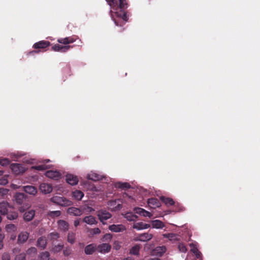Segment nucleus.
<instances>
[{"mask_svg":"<svg viewBox=\"0 0 260 260\" xmlns=\"http://www.w3.org/2000/svg\"><path fill=\"white\" fill-rule=\"evenodd\" d=\"M119 6L115 12L116 18H113L115 24L117 26H122L128 21L127 11L128 4L126 0H119Z\"/></svg>","mask_w":260,"mask_h":260,"instance_id":"obj_1","label":"nucleus"},{"mask_svg":"<svg viewBox=\"0 0 260 260\" xmlns=\"http://www.w3.org/2000/svg\"><path fill=\"white\" fill-rule=\"evenodd\" d=\"M0 213L2 215H6L9 220L16 219L18 216L17 212L15 211L13 207L5 202L0 203Z\"/></svg>","mask_w":260,"mask_h":260,"instance_id":"obj_2","label":"nucleus"},{"mask_svg":"<svg viewBox=\"0 0 260 260\" xmlns=\"http://www.w3.org/2000/svg\"><path fill=\"white\" fill-rule=\"evenodd\" d=\"M73 46L70 45H61L59 44H56L52 46V50L56 52L64 53L67 52Z\"/></svg>","mask_w":260,"mask_h":260,"instance_id":"obj_3","label":"nucleus"},{"mask_svg":"<svg viewBox=\"0 0 260 260\" xmlns=\"http://www.w3.org/2000/svg\"><path fill=\"white\" fill-rule=\"evenodd\" d=\"M27 196L24 193L17 192L14 196L16 203L18 205H24L26 202Z\"/></svg>","mask_w":260,"mask_h":260,"instance_id":"obj_4","label":"nucleus"},{"mask_svg":"<svg viewBox=\"0 0 260 260\" xmlns=\"http://www.w3.org/2000/svg\"><path fill=\"white\" fill-rule=\"evenodd\" d=\"M10 168L16 175L22 174L24 171L22 165L19 164H12L10 165Z\"/></svg>","mask_w":260,"mask_h":260,"instance_id":"obj_5","label":"nucleus"},{"mask_svg":"<svg viewBox=\"0 0 260 260\" xmlns=\"http://www.w3.org/2000/svg\"><path fill=\"white\" fill-rule=\"evenodd\" d=\"M97 251L102 253L109 252L111 249V246L108 243H102L96 246Z\"/></svg>","mask_w":260,"mask_h":260,"instance_id":"obj_6","label":"nucleus"},{"mask_svg":"<svg viewBox=\"0 0 260 260\" xmlns=\"http://www.w3.org/2000/svg\"><path fill=\"white\" fill-rule=\"evenodd\" d=\"M50 42L47 41H41L35 43L33 48L36 49H44L50 45Z\"/></svg>","mask_w":260,"mask_h":260,"instance_id":"obj_7","label":"nucleus"},{"mask_svg":"<svg viewBox=\"0 0 260 260\" xmlns=\"http://www.w3.org/2000/svg\"><path fill=\"white\" fill-rule=\"evenodd\" d=\"M98 216L100 220L104 223V220H106L110 218L112 216L111 214L106 210H102L99 211Z\"/></svg>","mask_w":260,"mask_h":260,"instance_id":"obj_8","label":"nucleus"},{"mask_svg":"<svg viewBox=\"0 0 260 260\" xmlns=\"http://www.w3.org/2000/svg\"><path fill=\"white\" fill-rule=\"evenodd\" d=\"M39 189L40 191L44 194L49 193L52 191V186L46 183H41L40 185Z\"/></svg>","mask_w":260,"mask_h":260,"instance_id":"obj_9","label":"nucleus"},{"mask_svg":"<svg viewBox=\"0 0 260 260\" xmlns=\"http://www.w3.org/2000/svg\"><path fill=\"white\" fill-rule=\"evenodd\" d=\"M47 244V240L45 236L39 237L37 241V246L41 249H44L46 248Z\"/></svg>","mask_w":260,"mask_h":260,"instance_id":"obj_10","label":"nucleus"},{"mask_svg":"<svg viewBox=\"0 0 260 260\" xmlns=\"http://www.w3.org/2000/svg\"><path fill=\"white\" fill-rule=\"evenodd\" d=\"M152 237V234L148 233H145L139 235V236L136 238V240L142 242H146L151 240Z\"/></svg>","mask_w":260,"mask_h":260,"instance_id":"obj_11","label":"nucleus"},{"mask_svg":"<svg viewBox=\"0 0 260 260\" xmlns=\"http://www.w3.org/2000/svg\"><path fill=\"white\" fill-rule=\"evenodd\" d=\"M29 233L27 232H22L18 236L17 243L19 244H23L28 240Z\"/></svg>","mask_w":260,"mask_h":260,"instance_id":"obj_12","label":"nucleus"},{"mask_svg":"<svg viewBox=\"0 0 260 260\" xmlns=\"http://www.w3.org/2000/svg\"><path fill=\"white\" fill-rule=\"evenodd\" d=\"M134 211L136 213L144 217H149L150 218L152 216V214L150 212L140 207L135 208L134 209Z\"/></svg>","mask_w":260,"mask_h":260,"instance_id":"obj_13","label":"nucleus"},{"mask_svg":"<svg viewBox=\"0 0 260 260\" xmlns=\"http://www.w3.org/2000/svg\"><path fill=\"white\" fill-rule=\"evenodd\" d=\"M66 181L71 185H76L79 180L77 176L72 174H67L66 176Z\"/></svg>","mask_w":260,"mask_h":260,"instance_id":"obj_14","label":"nucleus"},{"mask_svg":"<svg viewBox=\"0 0 260 260\" xmlns=\"http://www.w3.org/2000/svg\"><path fill=\"white\" fill-rule=\"evenodd\" d=\"M47 177L53 179L54 180H58L60 177V174L56 171H48L46 173Z\"/></svg>","mask_w":260,"mask_h":260,"instance_id":"obj_15","label":"nucleus"},{"mask_svg":"<svg viewBox=\"0 0 260 260\" xmlns=\"http://www.w3.org/2000/svg\"><path fill=\"white\" fill-rule=\"evenodd\" d=\"M23 190L27 193L31 195H36L37 193V188L32 185H26L23 186Z\"/></svg>","mask_w":260,"mask_h":260,"instance_id":"obj_16","label":"nucleus"},{"mask_svg":"<svg viewBox=\"0 0 260 260\" xmlns=\"http://www.w3.org/2000/svg\"><path fill=\"white\" fill-rule=\"evenodd\" d=\"M67 213L70 215L78 216L81 215L83 213V212L79 208L72 207L68 209Z\"/></svg>","mask_w":260,"mask_h":260,"instance_id":"obj_17","label":"nucleus"},{"mask_svg":"<svg viewBox=\"0 0 260 260\" xmlns=\"http://www.w3.org/2000/svg\"><path fill=\"white\" fill-rule=\"evenodd\" d=\"M109 229L113 232H121L125 230V226L122 224H112L109 226Z\"/></svg>","mask_w":260,"mask_h":260,"instance_id":"obj_18","label":"nucleus"},{"mask_svg":"<svg viewBox=\"0 0 260 260\" xmlns=\"http://www.w3.org/2000/svg\"><path fill=\"white\" fill-rule=\"evenodd\" d=\"M96 250V246L94 244H90L87 245L84 248V252L86 254H92Z\"/></svg>","mask_w":260,"mask_h":260,"instance_id":"obj_19","label":"nucleus"},{"mask_svg":"<svg viewBox=\"0 0 260 260\" xmlns=\"http://www.w3.org/2000/svg\"><path fill=\"white\" fill-rule=\"evenodd\" d=\"M35 211L34 210H30L25 212L23 215V219L26 221H31L34 217Z\"/></svg>","mask_w":260,"mask_h":260,"instance_id":"obj_20","label":"nucleus"},{"mask_svg":"<svg viewBox=\"0 0 260 260\" xmlns=\"http://www.w3.org/2000/svg\"><path fill=\"white\" fill-rule=\"evenodd\" d=\"M75 41V40L71 37H66L64 38H59L57 40V42L63 44L64 45H68L69 44L73 43Z\"/></svg>","mask_w":260,"mask_h":260,"instance_id":"obj_21","label":"nucleus"},{"mask_svg":"<svg viewBox=\"0 0 260 260\" xmlns=\"http://www.w3.org/2000/svg\"><path fill=\"white\" fill-rule=\"evenodd\" d=\"M149 206L152 208H155L156 207H159L160 203L158 200L156 198H150L147 201Z\"/></svg>","mask_w":260,"mask_h":260,"instance_id":"obj_22","label":"nucleus"},{"mask_svg":"<svg viewBox=\"0 0 260 260\" xmlns=\"http://www.w3.org/2000/svg\"><path fill=\"white\" fill-rule=\"evenodd\" d=\"M150 226L149 224L143 223L142 222H137L134 224L133 228L138 230L147 229Z\"/></svg>","mask_w":260,"mask_h":260,"instance_id":"obj_23","label":"nucleus"},{"mask_svg":"<svg viewBox=\"0 0 260 260\" xmlns=\"http://www.w3.org/2000/svg\"><path fill=\"white\" fill-rule=\"evenodd\" d=\"M58 225L60 230L63 231H67L69 229L68 223L63 220H59L58 221Z\"/></svg>","mask_w":260,"mask_h":260,"instance_id":"obj_24","label":"nucleus"},{"mask_svg":"<svg viewBox=\"0 0 260 260\" xmlns=\"http://www.w3.org/2000/svg\"><path fill=\"white\" fill-rule=\"evenodd\" d=\"M83 221L86 223L87 224H90V225L95 224L97 223V222L95 219V217L92 215L85 216L83 218Z\"/></svg>","mask_w":260,"mask_h":260,"instance_id":"obj_25","label":"nucleus"},{"mask_svg":"<svg viewBox=\"0 0 260 260\" xmlns=\"http://www.w3.org/2000/svg\"><path fill=\"white\" fill-rule=\"evenodd\" d=\"M160 200L167 206H172L175 204L174 200L170 198L161 196L160 197Z\"/></svg>","mask_w":260,"mask_h":260,"instance_id":"obj_26","label":"nucleus"},{"mask_svg":"<svg viewBox=\"0 0 260 260\" xmlns=\"http://www.w3.org/2000/svg\"><path fill=\"white\" fill-rule=\"evenodd\" d=\"M87 178L94 181H97L101 180L102 177L101 175L96 173L91 172V173L88 174Z\"/></svg>","mask_w":260,"mask_h":260,"instance_id":"obj_27","label":"nucleus"},{"mask_svg":"<svg viewBox=\"0 0 260 260\" xmlns=\"http://www.w3.org/2000/svg\"><path fill=\"white\" fill-rule=\"evenodd\" d=\"M83 196V192L80 190H76L72 192V197L76 200H81Z\"/></svg>","mask_w":260,"mask_h":260,"instance_id":"obj_28","label":"nucleus"},{"mask_svg":"<svg viewBox=\"0 0 260 260\" xmlns=\"http://www.w3.org/2000/svg\"><path fill=\"white\" fill-rule=\"evenodd\" d=\"M152 226L153 228L162 229L165 224L159 220H154L152 221Z\"/></svg>","mask_w":260,"mask_h":260,"instance_id":"obj_29","label":"nucleus"},{"mask_svg":"<svg viewBox=\"0 0 260 260\" xmlns=\"http://www.w3.org/2000/svg\"><path fill=\"white\" fill-rule=\"evenodd\" d=\"M64 245L62 244H58L54 246L51 251L54 253H56L60 252L63 248Z\"/></svg>","mask_w":260,"mask_h":260,"instance_id":"obj_30","label":"nucleus"},{"mask_svg":"<svg viewBox=\"0 0 260 260\" xmlns=\"http://www.w3.org/2000/svg\"><path fill=\"white\" fill-rule=\"evenodd\" d=\"M140 246L139 245H135L131 248L129 251V253L133 255H138L139 253Z\"/></svg>","mask_w":260,"mask_h":260,"instance_id":"obj_31","label":"nucleus"},{"mask_svg":"<svg viewBox=\"0 0 260 260\" xmlns=\"http://www.w3.org/2000/svg\"><path fill=\"white\" fill-rule=\"evenodd\" d=\"M62 197H63L54 196L51 198L50 200L52 203L60 206L62 200H63Z\"/></svg>","mask_w":260,"mask_h":260,"instance_id":"obj_32","label":"nucleus"},{"mask_svg":"<svg viewBox=\"0 0 260 260\" xmlns=\"http://www.w3.org/2000/svg\"><path fill=\"white\" fill-rule=\"evenodd\" d=\"M6 230L8 233H12L17 230L16 226L14 224H9L6 225Z\"/></svg>","mask_w":260,"mask_h":260,"instance_id":"obj_33","label":"nucleus"},{"mask_svg":"<svg viewBox=\"0 0 260 260\" xmlns=\"http://www.w3.org/2000/svg\"><path fill=\"white\" fill-rule=\"evenodd\" d=\"M166 250V248L165 246H159L157 247L155 249L156 253L159 256H161L164 253H165Z\"/></svg>","mask_w":260,"mask_h":260,"instance_id":"obj_34","label":"nucleus"},{"mask_svg":"<svg viewBox=\"0 0 260 260\" xmlns=\"http://www.w3.org/2000/svg\"><path fill=\"white\" fill-rule=\"evenodd\" d=\"M62 199L63 200H62L61 205H60L61 206H64V207L70 206H72L73 204L72 201L67 199V198H66L64 197H62Z\"/></svg>","mask_w":260,"mask_h":260,"instance_id":"obj_35","label":"nucleus"},{"mask_svg":"<svg viewBox=\"0 0 260 260\" xmlns=\"http://www.w3.org/2000/svg\"><path fill=\"white\" fill-rule=\"evenodd\" d=\"M59 237V234L57 232H52L48 235V238L52 241L56 240Z\"/></svg>","mask_w":260,"mask_h":260,"instance_id":"obj_36","label":"nucleus"},{"mask_svg":"<svg viewBox=\"0 0 260 260\" xmlns=\"http://www.w3.org/2000/svg\"><path fill=\"white\" fill-rule=\"evenodd\" d=\"M125 218L129 221H135L137 220L138 216L132 213H127L125 214Z\"/></svg>","mask_w":260,"mask_h":260,"instance_id":"obj_37","label":"nucleus"},{"mask_svg":"<svg viewBox=\"0 0 260 260\" xmlns=\"http://www.w3.org/2000/svg\"><path fill=\"white\" fill-rule=\"evenodd\" d=\"M50 253L48 251L42 252L40 254V257L41 260H48L49 258Z\"/></svg>","mask_w":260,"mask_h":260,"instance_id":"obj_38","label":"nucleus"},{"mask_svg":"<svg viewBox=\"0 0 260 260\" xmlns=\"http://www.w3.org/2000/svg\"><path fill=\"white\" fill-rule=\"evenodd\" d=\"M117 187L122 189H128L131 187V185L128 183H118Z\"/></svg>","mask_w":260,"mask_h":260,"instance_id":"obj_39","label":"nucleus"},{"mask_svg":"<svg viewBox=\"0 0 260 260\" xmlns=\"http://www.w3.org/2000/svg\"><path fill=\"white\" fill-rule=\"evenodd\" d=\"M68 241L71 244L75 242V234L73 233H69L68 235Z\"/></svg>","mask_w":260,"mask_h":260,"instance_id":"obj_40","label":"nucleus"},{"mask_svg":"<svg viewBox=\"0 0 260 260\" xmlns=\"http://www.w3.org/2000/svg\"><path fill=\"white\" fill-rule=\"evenodd\" d=\"M112 238V235L110 234H106L103 237L102 240L104 242H109Z\"/></svg>","mask_w":260,"mask_h":260,"instance_id":"obj_41","label":"nucleus"},{"mask_svg":"<svg viewBox=\"0 0 260 260\" xmlns=\"http://www.w3.org/2000/svg\"><path fill=\"white\" fill-rule=\"evenodd\" d=\"M111 8L114 9L117 5V2L116 0H106Z\"/></svg>","mask_w":260,"mask_h":260,"instance_id":"obj_42","label":"nucleus"},{"mask_svg":"<svg viewBox=\"0 0 260 260\" xmlns=\"http://www.w3.org/2000/svg\"><path fill=\"white\" fill-rule=\"evenodd\" d=\"M10 161L8 158L0 159V165L2 166H7L10 164Z\"/></svg>","mask_w":260,"mask_h":260,"instance_id":"obj_43","label":"nucleus"},{"mask_svg":"<svg viewBox=\"0 0 260 260\" xmlns=\"http://www.w3.org/2000/svg\"><path fill=\"white\" fill-rule=\"evenodd\" d=\"M61 212L60 211H53L49 212V215L50 216L54 217H58L60 215Z\"/></svg>","mask_w":260,"mask_h":260,"instance_id":"obj_44","label":"nucleus"},{"mask_svg":"<svg viewBox=\"0 0 260 260\" xmlns=\"http://www.w3.org/2000/svg\"><path fill=\"white\" fill-rule=\"evenodd\" d=\"M178 249L179 251L182 252H186L187 251V248L183 243H180L178 245Z\"/></svg>","mask_w":260,"mask_h":260,"instance_id":"obj_45","label":"nucleus"},{"mask_svg":"<svg viewBox=\"0 0 260 260\" xmlns=\"http://www.w3.org/2000/svg\"><path fill=\"white\" fill-rule=\"evenodd\" d=\"M72 250L70 247H66L63 249V255L66 256H68L71 254Z\"/></svg>","mask_w":260,"mask_h":260,"instance_id":"obj_46","label":"nucleus"},{"mask_svg":"<svg viewBox=\"0 0 260 260\" xmlns=\"http://www.w3.org/2000/svg\"><path fill=\"white\" fill-rule=\"evenodd\" d=\"M9 190L4 188H0V196L4 198V197L7 195Z\"/></svg>","mask_w":260,"mask_h":260,"instance_id":"obj_47","label":"nucleus"},{"mask_svg":"<svg viewBox=\"0 0 260 260\" xmlns=\"http://www.w3.org/2000/svg\"><path fill=\"white\" fill-rule=\"evenodd\" d=\"M37 250L34 247H31L27 249L26 251V253L28 254H30L31 253L36 254L37 253Z\"/></svg>","mask_w":260,"mask_h":260,"instance_id":"obj_48","label":"nucleus"},{"mask_svg":"<svg viewBox=\"0 0 260 260\" xmlns=\"http://www.w3.org/2000/svg\"><path fill=\"white\" fill-rule=\"evenodd\" d=\"M15 260H26L25 253H20L16 255Z\"/></svg>","mask_w":260,"mask_h":260,"instance_id":"obj_49","label":"nucleus"},{"mask_svg":"<svg viewBox=\"0 0 260 260\" xmlns=\"http://www.w3.org/2000/svg\"><path fill=\"white\" fill-rule=\"evenodd\" d=\"M35 169L39 171L45 170L47 169V166L46 165H38L35 167Z\"/></svg>","mask_w":260,"mask_h":260,"instance_id":"obj_50","label":"nucleus"},{"mask_svg":"<svg viewBox=\"0 0 260 260\" xmlns=\"http://www.w3.org/2000/svg\"><path fill=\"white\" fill-rule=\"evenodd\" d=\"M8 183V181L6 176L0 178V185H6Z\"/></svg>","mask_w":260,"mask_h":260,"instance_id":"obj_51","label":"nucleus"},{"mask_svg":"<svg viewBox=\"0 0 260 260\" xmlns=\"http://www.w3.org/2000/svg\"><path fill=\"white\" fill-rule=\"evenodd\" d=\"M2 260H10V255L8 253H4L2 255Z\"/></svg>","mask_w":260,"mask_h":260,"instance_id":"obj_52","label":"nucleus"},{"mask_svg":"<svg viewBox=\"0 0 260 260\" xmlns=\"http://www.w3.org/2000/svg\"><path fill=\"white\" fill-rule=\"evenodd\" d=\"M193 252L195 254L197 258H200L201 256V253L198 250V249H194L193 251Z\"/></svg>","mask_w":260,"mask_h":260,"instance_id":"obj_53","label":"nucleus"},{"mask_svg":"<svg viewBox=\"0 0 260 260\" xmlns=\"http://www.w3.org/2000/svg\"><path fill=\"white\" fill-rule=\"evenodd\" d=\"M92 233L93 235L99 234L101 233V230L98 228H94L92 230Z\"/></svg>","mask_w":260,"mask_h":260,"instance_id":"obj_54","label":"nucleus"},{"mask_svg":"<svg viewBox=\"0 0 260 260\" xmlns=\"http://www.w3.org/2000/svg\"><path fill=\"white\" fill-rule=\"evenodd\" d=\"M39 52H40L39 50H33V51H30L28 53V54H29V55H34L35 54L39 53Z\"/></svg>","mask_w":260,"mask_h":260,"instance_id":"obj_55","label":"nucleus"},{"mask_svg":"<svg viewBox=\"0 0 260 260\" xmlns=\"http://www.w3.org/2000/svg\"><path fill=\"white\" fill-rule=\"evenodd\" d=\"M80 224V220L77 219L74 221V224L75 227L78 226Z\"/></svg>","mask_w":260,"mask_h":260,"instance_id":"obj_56","label":"nucleus"},{"mask_svg":"<svg viewBox=\"0 0 260 260\" xmlns=\"http://www.w3.org/2000/svg\"><path fill=\"white\" fill-rule=\"evenodd\" d=\"M174 235L173 234H168L166 235H164V236L167 238H172L174 237Z\"/></svg>","mask_w":260,"mask_h":260,"instance_id":"obj_57","label":"nucleus"},{"mask_svg":"<svg viewBox=\"0 0 260 260\" xmlns=\"http://www.w3.org/2000/svg\"><path fill=\"white\" fill-rule=\"evenodd\" d=\"M116 242H115L114 244L115 245L114 246V247H115V249L116 250H118V249H119L120 248V245H116Z\"/></svg>","mask_w":260,"mask_h":260,"instance_id":"obj_58","label":"nucleus"},{"mask_svg":"<svg viewBox=\"0 0 260 260\" xmlns=\"http://www.w3.org/2000/svg\"><path fill=\"white\" fill-rule=\"evenodd\" d=\"M123 260H134V259L132 257L129 256V257H127L123 259Z\"/></svg>","mask_w":260,"mask_h":260,"instance_id":"obj_59","label":"nucleus"},{"mask_svg":"<svg viewBox=\"0 0 260 260\" xmlns=\"http://www.w3.org/2000/svg\"><path fill=\"white\" fill-rule=\"evenodd\" d=\"M19 210L21 212H23L24 211L25 209L23 207H21L19 208Z\"/></svg>","mask_w":260,"mask_h":260,"instance_id":"obj_60","label":"nucleus"},{"mask_svg":"<svg viewBox=\"0 0 260 260\" xmlns=\"http://www.w3.org/2000/svg\"><path fill=\"white\" fill-rule=\"evenodd\" d=\"M15 238H16V236L12 235L11 236L10 239L11 240H14L15 239Z\"/></svg>","mask_w":260,"mask_h":260,"instance_id":"obj_61","label":"nucleus"},{"mask_svg":"<svg viewBox=\"0 0 260 260\" xmlns=\"http://www.w3.org/2000/svg\"><path fill=\"white\" fill-rule=\"evenodd\" d=\"M3 174V172L2 171H0V176Z\"/></svg>","mask_w":260,"mask_h":260,"instance_id":"obj_62","label":"nucleus"},{"mask_svg":"<svg viewBox=\"0 0 260 260\" xmlns=\"http://www.w3.org/2000/svg\"><path fill=\"white\" fill-rule=\"evenodd\" d=\"M2 217H1V216L0 215V222H1V221H2Z\"/></svg>","mask_w":260,"mask_h":260,"instance_id":"obj_63","label":"nucleus"},{"mask_svg":"<svg viewBox=\"0 0 260 260\" xmlns=\"http://www.w3.org/2000/svg\"><path fill=\"white\" fill-rule=\"evenodd\" d=\"M48 260H56V259L54 258H50V259H48Z\"/></svg>","mask_w":260,"mask_h":260,"instance_id":"obj_64","label":"nucleus"}]
</instances>
